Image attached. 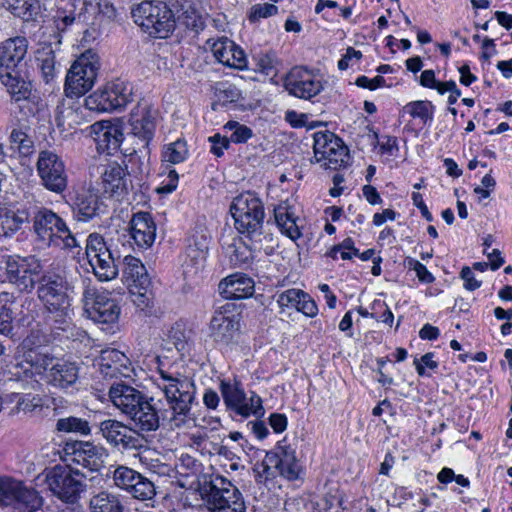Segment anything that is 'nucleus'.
Listing matches in <instances>:
<instances>
[{
    "label": "nucleus",
    "instance_id": "f257e3e1",
    "mask_svg": "<svg viewBox=\"0 0 512 512\" xmlns=\"http://www.w3.org/2000/svg\"><path fill=\"white\" fill-rule=\"evenodd\" d=\"M113 405L129 419V425L138 433L156 431L160 426V415L153 398L125 383H115L109 389Z\"/></svg>",
    "mask_w": 512,
    "mask_h": 512
},
{
    "label": "nucleus",
    "instance_id": "f03ea898",
    "mask_svg": "<svg viewBox=\"0 0 512 512\" xmlns=\"http://www.w3.org/2000/svg\"><path fill=\"white\" fill-rule=\"evenodd\" d=\"M161 381L158 388L162 391L167 407L157 408L160 419L168 420L173 426L180 427L190 414L195 399V385L188 377L162 367L158 368Z\"/></svg>",
    "mask_w": 512,
    "mask_h": 512
},
{
    "label": "nucleus",
    "instance_id": "7ed1b4c3",
    "mask_svg": "<svg viewBox=\"0 0 512 512\" xmlns=\"http://www.w3.org/2000/svg\"><path fill=\"white\" fill-rule=\"evenodd\" d=\"M118 231L107 233L106 237L92 233L86 241V255L95 276L100 281H110L118 275L116 260L121 257Z\"/></svg>",
    "mask_w": 512,
    "mask_h": 512
},
{
    "label": "nucleus",
    "instance_id": "20e7f679",
    "mask_svg": "<svg viewBox=\"0 0 512 512\" xmlns=\"http://www.w3.org/2000/svg\"><path fill=\"white\" fill-rule=\"evenodd\" d=\"M69 289L67 279L59 273L47 272L39 278L38 299L56 323L65 324L70 320Z\"/></svg>",
    "mask_w": 512,
    "mask_h": 512
},
{
    "label": "nucleus",
    "instance_id": "39448f33",
    "mask_svg": "<svg viewBox=\"0 0 512 512\" xmlns=\"http://www.w3.org/2000/svg\"><path fill=\"white\" fill-rule=\"evenodd\" d=\"M230 212L239 233L245 235L253 244L260 243L265 216L261 200L253 193H242L233 199Z\"/></svg>",
    "mask_w": 512,
    "mask_h": 512
},
{
    "label": "nucleus",
    "instance_id": "423d86ee",
    "mask_svg": "<svg viewBox=\"0 0 512 512\" xmlns=\"http://www.w3.org/2000/svg\"><path fill=\"white\" fill-rule=\"evenodd\" d=\"M202 496L209 512H246L242 493L222 475H212L204 483Z\"/></svg>",
    "mask_w": 512,
    "mask_h": 512
},
{
    "label": "nucleus",
    "instance_id": "0eeeda50",
    "mask_svg": "<svg viewBox=\"0 0 512 512\" xmlns=\"http://www.w3.org/2000/svg\"><path fill=\"white\" fill-rule=\"evenodd\" d=\"M48 490L65 504L75 505L87 491L86 476L70 466L56 465L47 471Z\"/></svg>",
    "mask_w": 512,
    "mask_h": 512
},
{
    "label": "nucleus",
    "instance_id": "6e6552de",
    "mask_svg": "<svg viewBox=\"0 0 512 512\" xmlns=\"http://www.w3.org/2000/svg\"><path fill=\"white\" fill-rule=\"evenodd\" d=\"M33 231L38 239L48 246L61 249L78 247L77 238L71 233L65 221L48 208H39L33 215Z\"/></svg>",
    "mask_w": 512,
    "mask_h": 512
},
{
    "label": "nucleus",
    "instance_id": "1a4fd4ad",
    "mask_svg": "<svg viewBox=\"0 0 512 512\" xmlns=\"http://www.w3.org/2000/svg\"><path fill=\"white\" fill-rule=\"evenodd\" d=\"M134 22L150 36L167 38L174 30L175 18L172 10L160 1H143L132 8Z\"/></svg>",
    "mask_w": 512,
    "mask_h": 512
},
{
    "label": "nucleus",
    "instance_id": "9d476101",
    "mask_svg": "<svg viewBox=\"0 0 512 512\" xmlns=\"http://www.w3.org/2000/svg\"><path fill=\"white\" fill-rule=\"evenodd\" d=\"M100 69L99 56L88 50L70 67L65 80V94L69 98L80 97L95 84Z\"/></svg>",
    "mask_w": 512,
    "mask_h": 512
},
{
    "label": "nucleus",
    "instance_id": "9b49d317",
    "mask_svg": "<svg viewBox=\"0 0 512 512\" xmlns=\"http://www.w3.org/2000/svg\"><path fill=\"white\" fill-rule=\"evenodd\" d=\"M43 266L35 256L9 257L6 261L5 277L20 293H31L42 275Z\"/></svg>",
    "mask_w": 512,
    "mask_h": 512
},
{
    "label": "nucleus",
    "instance_id": "f8f14e48",
    "mask_svg": "<svg viewBox=\"0 0 512 512\" xmlns=\"http://www.w3.org/2000/svg\"><path fill=\"white\" fill-rule=\"evenodd\" d=\"M131 99L132 87L117 79L90 94L85 99V107L91 111L108 112L126 106Z\"/></svg>",
    "mask_w": 512,
    "mask_h": 512
},
{
    "label": "nucleus",
    "instance_id": "ddd939ff",
    "mask_svg": "<svg viewBox=\"0 0 512 512\" xmlns=\"http://www.w3.org/2000/svg\"><path fill=\"white\" fill-rule=\"evenodd\" d=\"M83 308L86 315L98 323H114L120 315V307L110 293L86 286L83 292Z\"/></svg>",
    "mask_w": 512,
    "mask_h": 512
},
{
    "label": "nucleus",
    "instance_id": "4468645a",
    "mask_svg": "<svg viewBox=\"0 0 512 512\" xmlns=\"http://www.w3.org/2000/svg\"><path fill=\"white\" fill-rule=\"evenodd\" d=\"M313 149L316 160L323 161L326 169L337 170L348 162L347 147L331 132L315 133Z\"/></svg>",
    "mask_w": 512,
    "mask_h": 512
},
{
    "label": "nucleus",
    "instance_id": "2eb2a0df",
    "mask_svg": "<svg viewBox=\"0 0 512 512\" xmlns=\"http://www.w3.org/2000/svg\"><path fill=\"white\" fill-rule=\"evenodd\" d=\"M37 172L46 189L62 193L67 188V174L64 162L54 152L43 150L37 160Z\"/></svg>",
    "mask_w": 512,
    "mask_h": 512
},
{
    "label": "nucleus",
    "instance_id": "dca6fc26",
    "mask_svg": "<svg viewBox=\"0 0 512 512\" xmlns=\"http://www.w3.org/2000/svg\"><path fill=\"white\" fill-rule=\"evenodd\" d=\"M284 87L290 95L301 99H311L323 90L320 80L306 68L294 67L284 80Z\"/></svg>",
    "mask_w": 512,
    "mask_h": 512
},
{
    "label": "nucleus",
    "instance_id": "f3484780",
    "mask_svg": "<svg viewBox=\"0 0 512 512\" xmlns=\"http://www.w3.org/2000/svg\"><path fill=\"white\" fill-rule=\"evenodd\" d=\"M221 392L226 405L237 414L248 417L250 415L260 416L263 414L262 401L259 396L252 393L247 398L244 391L237 385L229 383L221 384Z\"/></svg>",
    "mask_w": 512,
    "mask_h": 512
},
{
    "label": "nucleus",
    "instance_id": "a211bd4d",
    "mask_svg": "<svg viewBox=\"0 0 512 512\" xmlns=\"http://www.w3.org/2000/svg\"><path fill=\"white\" fill-rule=\"evenodd\" d=\"M99 430L102 437L111 445L122 448H136L138 438L136 435H142L133 429V426H127L124 423L107 419L100 423Z\"/></svg>",
    "mask_w": 512,
    "mask_h": 512
},
{
    "label": "nucleus",
    "instance_id": "6ab92c4d",
    "mask_svg": "<svg viewBox=\"0 0 512 512\" xmlns=\"http://www.w3.org/2000/svg\"><path fill=\"white\" fill-rule=\"evenodd\" d=\"M89 129L98 152L112 155L119 150L123 133L118 125L110 121H100L92 124Z\"/></svg>",
    "mask_w": 512,
    "mask_h": 512
},
{
    "label": "nucleus",
    "instance_id": "aec40b11",
    "mask_svg": "<svg viewBox=\"0 0 512 512\" xmlns=\"http://www.w3.org/2000/svg\"><path fill=\"white\" fill-rule=\"evenodd\" d=\"M129 182V173L126 166L117 162L104 166L101 173V186L105 194L121 200L128 193Z\"/></svg>",
    "mask_w": 512,
    "mask_h": 512
},
{
    "label": "nucleus",
    "instance_id": "412c9836",
    "mask_svg": "<svg viewBox=\"0 0 512 512\" xmlns=\"http://www.w3.org/2000/svg\"><path fill=\"white\" fill-rule=\"evenodd\" d=\"M129 123L132 134L147 148L155 131V116L150 105L146 102L138 103L131 111Z\"/></svg>",
    "mask_w": 512,
    "mask_h": 512
},
{
    "label": "nucleus",
    "instance_id": "4be33fe9",
    "mask_svg": "<svg viewBox=\"0 0 512 512\" xmlns=\"http://www.w3.org/2000/svg\"><path fill=\"white\" fill-rule=\"evenodd\" d=\"M27 53V40L23 37L7 39L0 46V76L22 70Z\"/></svg>",
    "mask_w": 512,
    "mask_h": 512
},
{
    "label": "nucleus",
    "instance_id": "5701e85b",
    "mask_svg": "<svg viewBox=\"0 0 512 512\" xmlns=\"http://www.w3.org/2000/svg\"><path fill=\"white\" fill-rule=\"evenodd\" d=\"M239 330V322L225 310L215 311L209 325V336L222 347L229 346Z\"/></svg>",
    "mask_w": 512,
    "mask_h": 512
},
{
    "label": "nucleus",
    "instance_id": "b1692460",
    "mask_svg": "<svg viewBox=\"0 0 512 512\" xmlns=\"http://www.w3.org/2000/svg\"><path fill=\"white\" fill-rule=\"evenodd\" d=\"M128 231L134 244L140 249H148L155 242L156 223L148 212L134 213Z\"/></svg>",
    "mask_w": 512,
    "mask_h": 512
},
{
    "label": "nucleus",
    "instance_id": "393cba45",
    "mask_svg": "<svg viewBox=\"0 0 512 512\" xmlns=\"http://www.w3.org/2000/svg\"><path fill=\"white\" fill-rule=\"evenodd\" d=\"M28 339H25L22 345V355L18 366L25 374L30 376H39L45 379L46 373L53 364L55 358L49 353L42 352L38 348H27Z\"/></svg>",
    "mask_w": 512,
    "mask_h": 512
},
{
    "label": "nucleus",
    "instance_id": "a878e982",
    "mask_svg": "<svg viewBox=\"0 0 512 512\" xmlns=\"http://www.w3.org/2000/svg\"><path fill=\"white\" fill-rule=\"evenodd\" d=\"M79 378L78 366L70 361L55 359L46 373L44 381L59 390L73 387Z\"/></svg>",
    "mask_w": 512,
    "mask_h": 512
},
{
    "label": "nucleus",
    "instance_id": "bb28decb",
    "mask_svg": "<svg viewBox=\"0 0 512 512\" xmlns=\"http://www.w3.org/2000/svg\"><path fill=\"white\" fill-rule=\"evenodd\" d=\"M73 205L79 219L87 221L99 215L103 203L95 188L82 186L75 191Z\"/></svg>",
    "mask_w": 512,
    "mask_h": 512
},
{
    "label": "nucleus",
    "instance_id": "cd10ccee",
    "mask_svg": "<svg viewBox=\"0 0 512 512\" xmlns=\"http://www.w3.org/2000/svg\"><path fill=\"white\" fill-rule=\"evenodd\" d=\"M73 460L89 469L90 471H99L104 467L105 460L108 457L107 450L100 445L91 442H78L75 445Z\"/></svg>",
    "mask_w": 512,
    "mask_h": 512
},
{
    "label": "nucleus",
    "instance_id": "c85d7f7f",
    "mask_svg": "<svg viewBox=\"0 0 512 512\" xmlns=\"http://www.w3.org/2000/svg\"><path fill=\"white\" fill-rule=\"evenodd\" d=\"M214 57L222 64L232 68L242 69L246 66V57L233 41L228 38H221L211 46Z\"/></svg>",
    "mask_w": 512,
    "mask_h": 512
},
{
    "label": "nucleus",
    "instance_id": "c756f323",
    "mask_svg": "<svg viewBox=\"0 0 512 512\" xmlns=\"http://www.w3.org/2000/svg\"><path fill=\"white\" fill-rule=\"evenodd\" d=\"M219 291L226 299L247 298L254 293V281L244 274L235 273L219 283Z\"/></svg>",
    "mask_w": 512,
    "mask_h": 512
},
{
    "label": "nucleus",
    "instance_id": "7c9ffc66",
    "mask_svg": "<svg viewBox=\"0 0 512 512\" xmlns=\"http://www.w3.org/2000/svg\"><path fill=\"white\" fill-rule=\"evenodd\" d=\"M178 21L195 32L205 26L201 0H176Z\"/></svg>",
    "mask_w": 512,
    "mask_h": 512
},
{
    "label": "nucleus",
    "instance_id": "2f4dec72",
    "mask_svg": "<svg viewBox=\"0 0 512 512\" xmlns=\"http://www.w3.org/2000/svg\"><path fill=\"white\" fill-rule=\"evenodd\" d=\"M10 95L16 100H28L33 94V84L28 79L25 71L16 70L0 76Z\"/></svg>",
    "mask_w": 512,
    "mask_h": 512
},
{
    "label": "nucleus",
    "instance_id": "473e14b6",
    "mask_svg": "<svg viewBox=\"0 0 512 512\" xmlns=\"http://www.w3.org/2000/svg\"><path fill=\"white\" fill-rule=\"evenodd\" d=\"M123 279L128 287L133 285L150 286V278L140 259L127 255L123 259Z\"/></svg>",
    "mask_w": 512,
    "mask_h": 512
},
{
    "label": "nucleus",
    "instance_id": "72a5a7b5",
    "mask_svg": "<svg viewBox=\"0 0 512 512\" xmlns=\"http://www.w3.org/2000/svg\"><path fill=\"white\" fill-rule=\"evenodd\" d=\"M276 455V466L278 474L288 480H295L300 473V465L297 461L295 450L290 447H278L276 451H271Z\"/></svg>",
    "mask_w": 512,
    "mask_h": 512
},
{
    "label": "nucleus",
    "instance_id": "f704fd0d",
    "mask_svg": "<svg viewBox=\"0 0 512 512\" xmlns=\"http://www.w3.org/2000/svg\"><path fill=\"white\" fill-rule=\"evenodd\" d=\"M88 507L90 512H124V506L119 497L107 491L93 495Z\"/></svg>",
    "mask_w": 512,
    "mask_h": 512
},
{
    "label": "nucleus",
    "instance_id": "c9c22d12",
    "mask_svg": "<svg viewBox=\"0 0 512 512\" xmlns=\"http://www.w3.org/2000/svg\"><path fill=\"white\" fill-rule=\"evenodd\" d=\"M275 221L282 231L291 239H297L301 236L300 230L296 224L294 213L289 207L279 205L274 210Z\"/></svg>",
    "mask_w": 512,
    "mask_h": 512
},
{
    "label": "nucleus",
    "instance_id": "e433bc0d",
    "mask_svg": "<svg viewBox=\"0 0 512 512\" xmlns=\"http://www.w3.org/2000/svg\"><path fill=\"white\" fill-rule=\"evenodd\" d=\"M36 61L46 83L51 82L56 75L55 53L50 45L39 48L36 52Z\"/></svg>",
    "mask_w": 512,
    "mask_h": 512
},
{
    "label": "nucleus",
    "instance_id": "4c0bfd02",
    "mask_svg": "<svg viewBox=\"0 0 512 512\" xmlns=\"http://www.w3.org/2000/svg\"><path fill=\"white\" fill-rule=\"evenodd\" d=\"M2 5L16 17L25 21L33 19L39 9L37 0H3Z\"/></svg>",
    "mask_w": 512,
    "mask_h": 512
},
{
    "label": "nucleus",
    "instance_id": "58836bf2",
    "mask_svg": "<svg viewBox=\"0 0 512 512\" xmlns=\"http://www.w3.org/2000/svg\"><path fill=\"white\" fill-rule=\"evenodd\" d=\"M208 253V238L205 234L196 233L188 239L187 256L196 265H202Z\"/></svg>",
    "mask_w": 512,
    "mask_h": 512
},
{
    "label": "nucleus",
    "instance_id": "ea45409f",
    "mask_svg": "<svg viewBox=\"0 0 512 512\" xmlns=\"http://www.w3.org/2000/svg\"><path fill=\"white\" fill-rule=\"evenodd\" d=\"M276 461V455L267 452L264 459L254 465L253 473L257 483H266L279 475Z\"/></svg>",
    "mask_w": 512,
    "mask_h": 512
},
{
    "label": "nucleus",
    "instance_id": "a19ab883",
    "mask_svg": "<svg viewBox=\"0 0 512 512\" xmlns=\"http://www.w3.org/2000/svg\"><path fill=\"white\" fill-rule=\"evenodd\" d=\"M55 429L60 433H74L82 436H86L91 433L89 422L84 418L76 416H69L58 419Z\"/></svg>",
    "mask_w": 512,
    "mask_h": 512
},
{
    "label": "nucleus",
    "instance_id": "79ce46f5",
    "mask_svg": "<svg viewBox=\"0 0 512 512\" xmlns=\"http://www.w3.org/2000/svg\"><path fill=\"white\" fill-rule=\"evenodd\" d=\"M54 22L59 31H65L72 24L82 22V13L77 12L73 4L68 3L58 8Z\"/></svg>",
    "mask_w": 512,
    "mask_h": 512
},
{
    "label": "nucleus",
    "instance_id": "37998d69",
    "mask_svg": "<svg viewBox=\"0 0 512 512\" xmlns=\"http://www.w3.org/2000/svg\"><path fill=\"white\" fill-rule=\"evenodd\" d=\"M11 149L18 152L21 156H28L34 150V142L23 130L14 128L9 135Z\"/></svg>",
    "mask_w": 512,
    "mask_h": 512
},
{
    "label": "nucleus",
    "instance_id": "c03bdc74",
    "mask_svg": "<svg viewBox=\"0 0 512 512\" xmlns=\"http://www.w3.org/2000/svg\"><path fill=\"white\" fill-rule=\"evenodd\" d=\"M140 475L131 468L119 466L113 473V480L117 487L129 493Z\"/></svg>",
    "mask_w": 512,
    "mask_h": 512
},
{
    "label": "nucleus",
    "instance_id": "a18cd8bd",
    "mask_svg": "<svg viewBox=\"0 0 512 512\" xmlns=\"http://www.w3.org/2000/svg\"><path fill=\"white\" fill-rule=\"evenodd\" d=\"M433 108L429 101H413L403 107V112L408 113L413 118H419L424 124L432 119Z\"/></svg>",
    "mask_w": 512,
    "mask_h": 512
},
{
    "label": "nucleus",
    "instance_id": "49530a36",
    "mask_svg": "<svg viewBox=\"0 0 512 512\" xmlns=\"http://www.w3.org/2000/svg\"><path fill=\"white\" fill-rule=\"evenodd\" d=\"M129 288V294L133 304L140 310H145L152 304V293L149 286L133 285Z\"/></svg>",
    "mask_w": 512,
    "mask_h": 512
},
{
    "label": "nucleus",
    "instance_id": "de8ad7c7",
    "mask_svg": "<svg viewBox=\"0 0 512 512\" xmlns=\"http://www.w3.org/2000/svg\"><path fill=\"white\" fill-rule=\"evenodd\" d=\"M129 493L134 498L145 501L151 500L155 496L156 490L153 482L140 475Z\"/></svg>",
    "mask_w": 512,
    "mask_h": 512
},
{
    "label": "nucleus",
    "instance_id": "09e8293b",
    "mask_svg": "<svg viewBox=\"0 0 512 512\" xmlns=\"http://www.w3.org/2000/svg\"><path fill=\"white\" fill-rule=\"evenodd\" d=\"M188 150L184 141L178 140L169 144L163 152L164 161L178 164L185 160Z\"/></svg>",
    "mask_w": 512,
    "mask_h": 512
},
{
    "label": "nucleus",
    "instance_id": "8fccbe9b",
    "mask_svg": "<svg viewBox=\"0 0 512 512\" xmlns=\"http://www.w3.org/2000/svg\"><path fill=\"white\" fill-rule=\"evenodd\" d=\"M224 129L232 131V134L229 139L234 143H244L253 135V132L249 127L242 125L236 121L227 122L224 125Z\"/></svg>",
    "mask_w": 512,
    "mask_h": 512
},
{
    "label": "nucleus",
    "instance_id": "3c124183",
    "mask_svg": "<svg viewBox=\"0 0 512 512\" xmlns=\"http://www.w3.org/2000/svg\"><path fill=\"white\" fill-rule=\"evenodd\" d=\"M11 401L16 402V406L11 410L10 414L15 415L20 412L25 414L33 412L39 405L35 403L33 399H28L26 397L21 396L18 393H12L9 395Z\"/></svg>",
    "mask_w": 512,
    "mask_h": 512
},
{
    "label": "nucleus",
    "instance_id": "603ef678",
    "mask_svg": "<svg viewBox=\"0 0 512 512\" xmlns=\"http://www.w3.org/2000/svg\"><path fill=\"white\" fill-rule=\"evenodd\" d=\"M303 291L299 289H289L282 292L277 299L280 307H294L297 308L299 301L301 300Z\"/></svg>",
    "mask_w": 512,
    "mask_h": 512
},
{
    "label": "nucleus",
    "instance_id": "864d4df0",
    "mask_svg": "<svg viewBox=\"0 0 512 512\" xmlns=\"http://www.w3.org/2000/svg\"><path fill=\"white\" fill-rule=\"evenodd\" d=\"M278 8L274 4L264 3L257 4L251 8L249 19L252 22L258 21L261 18H267L277 14Z\"/></svg>",
    "mask_w": 512,
    "mask_h": 512
},
{
    "label": "nucleus",
    "instance_id": "5fc2aeb1",
    "mask_svg": "<svg viewBox=\"0 0 512 512\" xmlns=\"http://www.w3.org/2000/svg\"><path fill=\"white\" fill-rule=\"evenodd\" d=\"M34 301L30 298H25L21 305H20V311L17 314L15 318L16 323L19 326H29L31 322L34 320V316L32 314V311L30 310V307L33 305Z\"/></svg>",
    "mask_w": 512,
    "mask_h": 512
},
{
    "label": "nucleus",
    "instance_id": "6e6d98bb",
    "mask_svg": "<svg viewBox=\"0 0 512 512\" xmlns=\"http://www.w3.org/2000/svg\"><path fill=\"white\" fill-rule=\"evenodd\" d=\"M13 311L11 308L3 306L0 311V334L9 336L13 331Z\"/></svg>",
    "mask_w": 512,
    "mask_h": 512
},
{
    "label": "nucleus",
    "instance_id": "4d7b16f0",
    "mask_svg": "<svg viewBox=\"0 0 512 512\" xmlns=\"http://www.w3.org/2000/svg\"><path fill=\"white\" fill-rule=\"evenodd\" d=\"M252 249H257V244H253L252 242L250 246L245 244L243 249H241V247L234 246L233 252L230 255L231 262H233L235 265L247 263L251 258Z\"/></svg>",
    "mask_w": 512,
    "mask_h": 512
},
{
    "label": "nucleus",
    "instance_id": "13d9d810",
    "mask_svg": "<svg viewBox=\"0 0 512 512\" xmlns=\"http://www.w3.org/2000/svg\"><path fill=\"white\" fill-rule=\"evenodd\" d=\"M209 141L211 142V152L220 157L223 155L224 150L229 148L230 139L226 136H221L220 134H215L214 136L209 137Z\"/></svg>",
    "mask_w": 512,
    "mask_h": 512
},
{
    "label": "nucleus",
    "instance_id": "bf43d9fd",
    "mask_svg": "<svg viewBox=\"0 0 512 512\" xmlns=\"http://www.w3.org/2000/svg\"><path fill=\"white\" fill-rule=\"evenodd\" d=\"M296 309L308 317H314L318 312L316 303L305 292H303L302 298L299 301V305L297 306Z\"/></svg>",
    "mask_w": 512,
    "mask_h": 512
},
{
    "label": "nucleus",
    "instance_id": "052dcab7",
    "mask_svg": "<svg viewBox=\"0 0 512 512\" xmlns=\"http://www.w3.org/2000/svg\"><path fill=\"white\" fill-rule=\"evenodd\" d=\"M8 220H11L9 227L12 232L21 227L22 224L28 222L29 215L25 210H18L17 212H6L3 214Z\"/></svg>",
    "mask_w": 512,
    "mask_h": 512
},
{
    "label": "nucleus",
    "instance_id": "680f3d73",
    "mask_svg": "<svg viewBox=\"0 0 512 512\" xmlns=\"http://www.w3.org/2000/svg\"><path fill=\"white\" fill-rule=\"evenodd\" d=\"M362 58V53L359 50H355L352 47L347 48L346 53L338 62V68L340 70H345L349 67L350 62L353 60L359 61Z\"/></svg>",
    "mask_w": 512,
    "mask_h": 512
},
{
    "label": "nucleus",
    "instance_id": "e2e57ef3",
    "mask_svg": "<svg viewBox=\"0 0 512 512\" xmlns=\"http://www.w3.org/2000/svg\"><path fill=\"white\" fill-rule=\"evenodd\" d=\"M461 278L464 280V287L469 291H474L481 286V281L475 279L470 267H463Z\"/></svg>",
    "mask_w": 512,
    "mask_h": 512
},
{
    "label": "nucleus",
    "instance_id": "0e129e2a",
    "mask_svg": "<svg viewBox=\"0 0 512 512\" xmlns=\"http://www.w3.org/2000/svg\"><path fill=\"white\" fill-rule=\"evenodd\" d=\"M269 423L276 433H281L287 427V417L284 414L273 413L269 417Z\"/></svg>",
    "mask_w": 512,
    "mask_h": 512
},
{
    "label": "nucleus",
    "instance_id": "69168bd1",
    "mask_svg": "<svg viewBox=\"0 0 512 512\" xmlns=\"http://www.w3.org/2000/svg\"><path fill=\"white\" fill-rule=\"evenodd\" d=\"M412 200H413L414 205L420 209L422 216L427 221H432L433 220V216L430 213V211L428 210L426 204L424 203L422 195L420 193H418V192H413Z\"/></svg>",
    "mask_w": 512,
    "mask_h": 512
},
{
    "label": "nucleus",
    "instance_id": "338daca9",
    "mask_svg": "<svg viewBox=\"0 0 512 512\" xmlns=\"http://www.w3.org/2000/svg\"><path fill=\"white\" fill-rule=\"evenodd\" d=\"M363 195L365 196L366 200L374 205L381 202V197L379 193L377 192L376 188L371 185H365L362 189Z\"/></svg>",
    "mask_w": 512,
    "mask_h": 512
},
{
    "label": "nucleus",
    "instance_id": "774afa93",
    "mask_svg": "<svg viewBox=\"0 0 512 512\" xmlns=\"http://www.w3.org/2000/svg\"><path fill=\"white\" fill-rule=\"evenodd\" d=\"M420 84L427 88H435L437 80L435 79V73L433 70H425L421 73Z\"/></svg>",
    "mask_w": 512,
    "mask_h": 512
}]
</instances>
